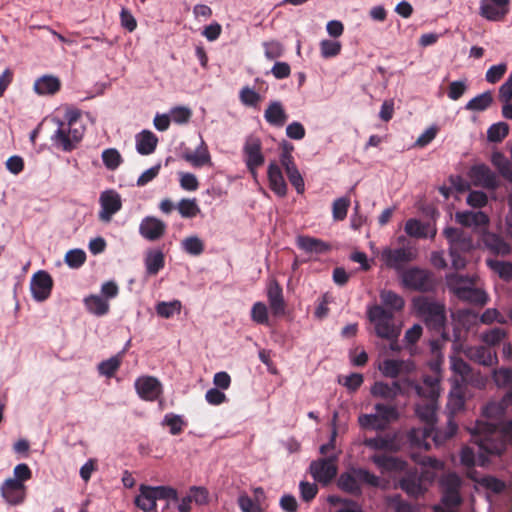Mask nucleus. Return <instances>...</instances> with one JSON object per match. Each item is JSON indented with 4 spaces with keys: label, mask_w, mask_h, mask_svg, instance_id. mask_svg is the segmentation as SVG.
I'll list each match as a JSON object with an SVG mask.
<instances>
[{
    "label": "nucleus",
    "mask_w": 512,
    "mask_h": 512,
    "mask_svg": "<svg viewBox=\"0 0 512 512\" xmlns=\"http://www.w3.org/2000/svg\"><path fill=\"white\" fill-rule=\"evenodd\" d=\"M417 314L422 317L426 325L440 332L446 322L445 305L426 296H420L413 300Z\"/></svg>",
    "instance_id": "obj_1"
},
{
    "label": "nucleus",
    "mask_w": 512,
    "mask_h": 512,
    "mask_svg": "<svg viewBox=\"0 0 512 512\" xmlns=\"http://www.w3.org/2000/svg\"><path fill=\"white\" fill-rule=\"evenodd\" d=\"M135 505L144 512L156 511L157 500H172L178 502L177 490L170 486H148L141 484Z\"/></svg>",
    "instance_id": "obj_2"
},
{
    "label": "nucleus",
    "mask_w": 512,
    "mask_h": 512,
    "mask_svg": "<svg viewBox=\"0 0 512 512\" xmlns=\"http://www.w3.org/2000/svg\"><path fill=\"white\" fill-rule=\"evenodd\" d=\"M369 321L374 325L375 334L379 338H398L400 328L394 323V314L381 305H373L367 311Z\"/></svg>",
    "instance_id": "obj_3"
},
{
    "label": "nucleus",
    "mask_w": 512,
    "mask_h": 512,
    "mask_svg": "<svg viewBox=\"0 0 512 512\" xmlns=\"http://www.w3.org/2000/svg\"><path fill=\"white\" fill-rule=\"evenodd\" d=\"M361 484L378 487L380 479L375 474L363 468H356L352 469L350 472H344L338 479L339 488L354 496L362 494Z\"/></svg>",
    "instance_id": "obj_4"
},
{
    "label": "nucleus",
    "mask_w": 512,
    "mask_h": 512,
    "mask_svg": "<svg viewBox=\"0 0 512 512\" xmlns=\"http://www.w3.org/2000/svg\"><path fill=\"white\" fill-rule=\"evenodd\" d=\"M434 475L429 471L419 472L417 468L406 471V474L399 482L400 488L409 496L418 498L427 490L426 482L433 480Z\"/></svg>",
    "instance_id": "obj_5"
},
{
    "label": "nucleus",
    "mask_w": 512,
    "mask_h": 512,
    "mask_svg": "<svg viewBox=\"0 0 512 512\" xmlns=\"http://www.w3.org/2000/svg\"><path fill=\"white\" fill-rule=\"evenodd\" d=\"M461 478L454 472L444 474L439 480V487L442 493L441 501L447 508L457 507L462 503L460 488Z\"/></svg>",
    "instance_id": "obj_6"
},
{
    "label": "nucleus",
    "mask_w": 512,
    "mask_h": 512,
    "mask_svg": "<svg viewBox=\"0 0 512 512\" xmlns=\"http://www.w3.org/2000/svg\"><path fill=\"white\" fill-rule=\"evenodd\" d=\"M84 133L79 132L76 128H69L65 125L58 124L57 129L51 135L52 145L64 152H71L82 140Z\"/></svg>",
    "instance_id": "obj_7"
},
{
    "label": "nucleus",
    "mask_w": 512,
    "mask_h": 512,
    "mask_svg": "<svg viewBox=\"0 0 512 512\" xmlns=\"http://www.w3.org/2000/svg\"><path fill=\"white\" fill-rule=\"evenodd\" d=\"M337 457H326L314 460L310 463L309 471L315 481L327 485L337 475Z\"/></svg>",
    "instance_id": "obj_8"
},
{
    "label": "nucleus",
    "mask_w": 512,
    "mask_h": 512,
    "mask_svg": "<svg viewBox=\"0 0 512 512\" xmlns=\"http://www.w3.org/2000/svg\"><path fill=\"white\" fill-rule=\"evenodd\" d=\"M243 154L247 169L255 178L257 176V169L265 162L260 139L253 136L248 137L243 146Z\"/></svg>",
    "instance_id": "obj_9"
},
{
    "label": "nucleus",
    "mask_w": 512,
    "mask_h": 512,
    "mask_svg": "<svg viewBox=\"0 0 512 512\" xmlns=\"http://www.w3.org/2000/svg\"><path fill=\"white\" fill-rule=\"evenodd\" d=\"M101 210L98 217L103 222H110L112 217L118 213L122 208L121 195L113 190H105L101 193L99 198Z\"/></svg>",
    "instance_id": "obj_10"
},
{
    "label": "nucleus",
    "mask_w": 512,
    "mask_h": 512,
    "mask_svg": "<svg viewBox=\"0 0 512 512\" xmlns=\"http://www.w3.org/2000/svg\"><path fill=\"white\" fill-rule=\"evenodd\" d=\"M401 278L403 285L411 290L425 292L432 286L430 274L426 270L417 267L405 270Z\"/></svg>",
    "instance_id": "obj_11"
},
{
    "label": "nucleus",
    "mask_w": 512,
    "mask_h": 512,
    "mask_svg": "<svg viewBox=\"0 0 512 512\" xmlns=\"http://www.w3.org/2000/svg\"><path fill=\"white\" fill-rule=\"evenodd\" d=\"M414 254L407 248H384L381 252V261L390 269L400 271L403 267L414 259Z\"/></svg>",
    "instance_id": "obj_12"
},
{
    "label": "nucleus",
    "mask_w": 512,
    "mask_h": 512,
    "mask_svg": "<svg viewBox=\"0 0 512 512\" xmlns=\"http://www.w3.org/2000/svg\"><path fill=\"white\" fill-rule=\"evenodd\" d=\"M135 389L139 397L145 401H155L163 392L161 382L153 376H142L136 379Z\"/></svg>",
    "instance_id": "obj_13"
},
{
    "label": "nucleus",
    "mask_w": 512,
    "mask_h": 512,
    "mask_svg": "<svg viewBox=\"0 0 512 512\" xmlns=\"http://www.w3.org/2000/svg\"><path fill=\"white\" fill-rule=\"evenodd\" d=\"M53 287L52 277L44 270L36 272L30 283V289L34 300L43 302L49 298Z\"/></svg>",
    "instance_id": "obj_14"
},
{
    "label": "nucleus",
    "mask_w": 512,
    "mask_h": 512,
    "mask_svg": "<svg viewBox=\"0 0 512 512\" xmlns=\"http://www.w3.org/2000/svg\"><path fill=\"white\" fill-rule=\"evenodd\" d=\"M408 387L413 389L421 398V401L437 402L439 396V380L432 376H426L421 384L406 381Z\"/></svg>",
    "instance_id": "obj_15"
},
{
    "label": "nucleus",
    "mask_w": 512,
    "mask_h": 512,
    "mask_svg": "<svg viewBox=\"0 0 512 512\" xmlns=\"http://www.w3.org/2000/svg\"><path fill=\"white\" fill-rule=\"evenodd\" d=\"M470 177L476 186L492 190L499 187L496 174L485 164L473 166L470 170Z\"/></svg>",
    "instance_id": "obj_16"
},
{
    "label": "nucleus",
    "mask_w": 512,
    "mask_h": 512,
    "mask_svg": "<svg viewBox=\"0 0 512 512\" xmlns=\"http://www.w3.org/2000/svg\"><path fill=\"white\" fill-rule=\"evenodd\" d=\"M509 11V0H482L480 15L490 21H499Z\"/></svg>",
    "instance_id": "obj_17"
},
{
    "label": "nucleus",
    "mask_w": 512,
    "mask_h": 512,
    "mask_svg": "<svg viewBox=\"0 0 512 512\" xmlns=\"http://www.w3.org/2000/svg\"><path fill=\"white\" fill-rule=\"evenodd\" d=\"M166 231L165 223L153 216L145 217L139 225V233L149 241L160 239Z\"/></svg>",
    "instance_id": "obj_18"
},
{
    "label": "nucleus",
    "mask_w": 512,
    "mask_h": 512,
    "mask_svg": "<svg viewBox=\"0 0 512 512\" xmlns=\"http://www.w3.org/2000/svg\"><path fill=\"white\" fill-rule=\"evenodd\" d=\"M267 178L271 191L280 198L286 197L288 186L280 166L275 161L268 165Z\"/></svg>",
    "instance_id": "obj_19"
},
{
    "label": "nucleus",
    "mask_w": 512,
    "mask_h": 512,
    "mask_svg": "<svg viewBox=\"0 0 512 512\" xmlns=\"http://www.w3.org/2000/svg\"><path fill=\"white\" fill-rule=\"evenodd\" d=\"M404 393H406V389L402 386L400 381H394L392 384L378 381L371 387L373 397L385 400H394L398 395Z\"/></svg>",
    "instance_id": "obj_20"
},
{
    "label": "nucleus",
    "mask_w": 512,
    "mask_h": 512,
    "mask_svg": "<svg viewBox=\"0 0 512 512\" xmlns=\"http://www.w3.org/2000/svg\"><path fill=\"white\" fill-rule=\"evenodd\" d=\"M371 461L381 470L382 473L402 472L407 470V462L385 454H375Z\"/></svg>",
    "instance_id": "obj_21"
},
{
    "label": "nucleus",
    "mask_w": 512,
    "mask_h": 512,
    "mask_svg": "<svg viewBox=\"0 0 512 512\" xmlns=\"http://www.w3.org/2000/svg\"><path fill=\"white\" fill-rule=\"evenodd\" d=\"M414 369V365L411 361L385 359L380 365L379 370L381 373L388 378L395 379L401 373H409Z\"/></svg>",
    "instance_id": "obj_22"
},
{
    "label": "nucleus",
    "mask_w": 512,
    "mask_h": 512,
    "mask_svg": "<svg viewBox=\"0 0 512 512\" xmlns=\"http://www.w3.org/2000/svg\"><path fill=\"white\" fill-rule=\"evenodd\" d=\"M24 484L8 478L2 484L0 490L2 497L12 505L21 503L24 499Z\"/></svg>",
    "instance_id": "obj_23"
},
{
    "label": "nucleus",
    "mask_w": 512,
    "mask_h": 512,
    "mask_svg": "<svg viewBox=\"0 0 512 512\" xmlns=\"http://www.w3.org/2000/svg\"><path fill=\"white\" fill-rule=\"evenodd\" d=\"M465 355L473 362L491 367L497 362L496 353L486 346H473L467 348Z\"/></svg>",
    "instance_id": "obj_24"
},
{
    "label": "nucleus",
    "mask_w": 512,
    "mask_h": 512,
    "mask_svg": "<svg viewBox=\"0 0 512 512\" xmlns=\"http://www.w3.org/2000/svg\"><path fill=\"white\" fill-rule=\"evenodd\" d=\"M455 220L464 227L481 228L489 223V217L482 211H462L456 212Z\"/></svg>",
    "instance_id": "obj_25"
},
{
    "label": "nucleus",
    "mask_w": 512,
    "mask_h": 512,
    "mask_svg": "<svg viewBox=\"0 0 512 512\" xmlns=\"http://www.w3.org/2000/svg\"><path fill=\"white\" fill-rule=\"evenodd\" d=\"M182 159L190 163L193 167L200 168L205 165H212L211 155L206 143L202 140L195 151H186L182 154Z\"/></svg>",
    "instance_id": "obj_26"
},
{
    "label": "nucleus",
    "mask_w": 512,
    "mask_h": 512,
    "mask_svg": "<svg viewBox=\"0 0 512 512\" xmlns=\"http://www.w3.org/2000/svg\"><path fill=\"white\" fill-rule=\"evenodd\" d=\"M296 244L299 249L306 253L323 254L331 249L329 243L307 235H299L296 239Z\"/></svg>",
    "instance_id": "obj_27"
},
{
    "label": "nucleus",
    "mask_w": 512,
    "mask_h": 512,
    "mask_svg": "<svg viewBox=\"0 0 512 512\" xmlns=\"http://www.w3.org/2000/svg\"><path fill=\"white\" fill-rule=\"evenodd\" d=\"M465 405V388L458 381L453 385L447 401L448 417L454 419V415L463 410Z\"/></svg>",
    "instance_id": "obj_28"
},
{
    "label": "nucleus",
    "mask_w": 512,
    "mask_h": 512,
    "mask_svg": "<svg viewBox=\"0 0 512 512\" xmlns=\"http://www.w3.org/2000/svg\"><path fill=\"white\" fill-rule=\"evenodd\" d=\"M61 88V81L54 75H43L34 82L33 90L40 96L54 95Z\"/></svg>",
    "instance_id": "obj_29"
},
{
    "label": "nucleus",
    "mask_w": 512,
    "mask_h": 512,
    "mask_svg": "<svg viewBox=\"0 0 512 512\" xmlns=\"http://www.w3.org/2000/svg\"><path fill=\"white\" fill-rule=\"evenodd\" d=\"M443 234L450 244L449 249L469 250L472 246L471 239L466 236L462 229L447 227Z\"/></svg>",
    "instance_id": "obj_30"
},
{
    "label": "nucleus",
    "mask_w": 512,
    "mask_h": 512,
    "mask_svg": "<svg viewBox=\"0 0 512 512\" xmlns=\"http://www.w3.org/2000/svg\"><path fill=\"white\" fill-rule=\"evenodd\" d=\"M119 294V287L115 281H107L101 286V296H98V316L108 313L110 305L109 299L117 297Z\"/></svg>",
    "instance_id": "obj_31"
},
{
    "label": "nucleus",
    "mask_w": 512,
    "mask_h": 512,
    "mask_svg": "<svg viewBox=\"0 0 512 512\" xmlns=\"http://www.w3.org/2000/svg\"><path fill=\"white\" fill-rule=\"evenodd\" d=\"M267 297L270 308L274 315L284 313L285 301L283 298V290L277 281H273L268 286Z\"/></svg>",
    "instance_id": "obj_32"
},
{
    "label": "nucleus",
    "mask_w": 512,
    "mask_h": 512,
    "mask_svg": "<svg viewBox=\"0 0 512 512\" xmlns=\"http://www.w3.org/2000/svg\"><path fill=\"white\" fill-rule=\"evenodd\" d=\"M264 118L270 125L282 127L286 123L288 115L281 102L272 101L264 112Z\"/></svg>",
    "instance_id": "obj_33"
},
{
    "label": "nucleus",
    "mask_w": 512,
    "mask_h": 512,
    "mask_svg": "<svg viewBox=\"0 0 512 512\" xmlns=\"http://www.w3.org/2000/svg\"><path fill=\"white\" fill-rule=\"evenodd\" d=\"M157 144V136L149 130H143L136 136V149L141 155L152 154L155 151Z\"/></svg>",
    "instance_id": "obj_34"
},
{
    "label": "nucleus",
    "mask_w": 512,
    "mask_h": 512,
    "mask_svg": "<svg viewBox=\"0 0 512 512\" xmlns=\"http://www.w3.org/2000/svg\"><path fill=\"white\" fill-rule=\"evenodd\" d=\"M436 404L437 402L419 401L415 405V413L417 417L428 427H433L436 421Z\"/></svg>",
    "instance_id": "obj_35"
},
{
    "label": "nucleus",
    "mask_w": 512,
    "mask_h": 512,
    "mask_svg": "<svg viewBox=\"0 0 512 512\" xmlns=\"http://www.w3.org/2000/svg\"><path fill=\"white\" fill-rule=\"evenodd\" d=\"M432 432L433 427H428L426 425H424V427L412 428L407 434V439L412 446L428 450L430 445L428 444L427 439L431 437Z\"/></svg>",
    "instance_id": "obj_36"
},
{
    "label": "nucleus",
    "mask_w": 512,
    "mask_h": 512,
    "mask_svg": "<svg viewBox=\"0 0 512 512\" xmlns=\"http://www.w3.org/2000/svg\"><path fill=\"white\" fill-rule=\"evenodd\" d=\"M460 300L484 306L488 302V295L485 291L472 287H461L459 288V294L456 295Z\"/></svg>",
    "instance_id": "obj_37"
},
{
    "label": "nucleus",
    "mask_w": 512,
    "mask_h": 512,
    "mask_svg": "<svg viewBox=\"0 0 512 512\" xmlns=\"http://www.w3.org/2000/svg\"><path fill=\"white\" fill-rule=\"evenodd\" d=\"M379 297L382 303L381 306L392 311L393 314L404 308L405 301L403 297L392 290H382Z\"/></svg>",
    "instance_id": "obj_38"
},
{
    "label": "nucleus",
    "mask_w": 512,
    "mask_h": 512,
    "mask_svg": "<svg viewBox=\"0 0 512 512\" xmlns=\"http://www.w3.org/2000/svg\"><path fill=\"white\" fill-rule=\"evenodd\" d=\"M363 444L374 450L395 451L397 449L395 437L390 435L365 438Z\"/></svg>",
    "instance_id": "obj_39"
},
{
    "label": "nucleus",
    "mask_w": 512,
    "mask_h": 512,
    "mask_svg": "<svg viewBox=\"0 0 512 512\" xmlns=\"http://www.w3.org/2000/svg\"><path fill=\"white\" fill-rule=\"evenodd\" d=\"M486 247L496 255H508L511 252L510 245L500 236L496 234H488L485 237Z\"/></svg>",
    "instance_id": "obj_40"
},
{
    "label": "nucleus",
    "mask_w": 512,
    "mask_h": 512,
    "mask_svg": "<svg viewBox=\"0 0 512 512\" xmlns=\"http://www.w3.org/2000/svg\"><path fill=\"white\" fill-rule=\"evenodd\" d=\"M476 277L469 275H460L458 273H452L447 276V284L449 288L454 292L455 295L459 294V288L461 287H472L476 285Z\"/></svg>",
    "instance_id": "obj_41"
},
{
    "label": "nucleus",
    "mask_w": 512,
    "mask_h": 512,
    "mask_svg": "<svg viewBox=\"0 0 512 512\" xmlns=\"http://www.w3.org/2000/svg\"><path fill=\"white\" fill-rule=\"evenodd\" d=\"M457 430H458V425L455 422V420L452 419L451 417H448L447 427L444 430H442V429L435 430L433 428L431 437H432L435 445L438 446V445L443 444L447 440L451 439L456 434Z\"/></svg>",
    "instance_id": "obj_42"
},
{
    "label": "nucleus",
    "mask_w": 512,
    "mask_h": 512,
    "mask_svg": "<svg viewBox=\"0 0 512 512\" xmlns=\"http://www.w3.org/2000/svg\"><path fill=\"white\" fill-rule=\"evenodd\" d=\"M358 423L361 428L366 430L384 431L388 428V424L385 423V421H383L376 413L360 415Z\"/></svg>",
    "instance_id": "obj_43"
},
{
    "label": "nucleus",
    "mask_w": 512,
    "mask_h": 512,
    "mask_svg": "<svg viewBox=\"0 0 512 512\" xmlns=\"http://www.w3.org/2000/svg\"><path fill=\"white\" fill-rule=\"evenodd\" d=\"M164 264V254L160 250H153L147 254L145 265L149 275H156L164 267Z\"/></svg>",
    "instance_id": "obj_44"
},
{
    "label": "nucleus",
    "mask_w": 512,
    "mask_h": 512,
    "mask_svg": "<svg viewBox=\"0 0 512 512\" xmlns=\"http://www.w3.org/2000/svg\"><path fill=\"white\" fill-rule=\"evenodd\" d=\"M122 359H123V352L112 356L108 360L102 361L98 365V372L101 375H104L108 378L113 377L115 375V373L118 371V369L120 368Z\"/></svg>",
    "instance_id": "obj_45"
},
{
    "label": "nucleus",
    "mask_w": 512,
    "mask_h": 512,
    "mask_svg": "<svg viewBox=\"0 0 512 512\" xmlns=\"http://www.w3.org/2000/svg\"><path fill=\"white\" fill-rule=\"evenodd\" d=\"M428 228L429 224H425L418 219L411 218L406 221L404 230L410 237L427 238Z\"/></svg>",
    "instance_id": "obj_46"
},
{
    "label": "nucleus",
    "mask_w": 512,
    "mask_h": 512,
    "mask_svg": "<svg viewBox=\"0 0 512 512\" xmlns=\"http://www.w3.org/2000/svg\"><path fill=\"white\" fill-rule=\"evenodd\" d=\"M493 102V95L491 91H485L480 95L472 98L465 106L469 111H484Z\"/></svg>",
    "instance_id": "obj_47"
},
{
    "label": "nucleus",
    "mask_w": 512,
    "mask_h": 512,
    "mask_svg": "<svg viewBox=\"0 0 512 512\" xmlns=\"http://www.w3.org/2000/svg\"><path fill=\"white\" fill-rule=\"evenodd\" d=\"M487 265L504 281H512V262L487 259Z\"/></svg>",
    "instance_id": "obj_48"
},
{
    "label": "nucleus",
    "mask_w": 512,
    "mask_h": 512,
    "mask_svg": "<svg viewBox=\"0 0 512 512\" xmlns=\"http://www.w3.org/2000/svg\"><path fill=\"white\" fill-rule=\"evenodd\" d=\"M162 425L169 427V432L172 435H179L183 432L185 426L187 425V422L183 419L181 415L168 413L164 416Z\"/></svg>",
    "instance_id": "obj_49"
},
{
    "label": "nucleus",
    "mask_w": 512,
    "mask_h": 512,
    "mask_svg": "<svg viewBox=\"0 0 512 512\" xmlns=\"http://www.w3.org/2000/svg\"><path fill=\"white\" fill-rule=\"evenodd\" d=\"M182 309V304L179 300H173L171 302H159L156 305L157 314L165 319H169L174 316V314H179Z\"/></svg>",
    "instance_id": "obj_50"
},
{
    "label": "nucleus",
    "mask_w": 512,
    "mask_h": 512,
    "mask_svg": "<svg viewBox=\"0 0 512 512\" xmlns=\"http://www.w3.org/2000/svg\"><path fill=\"white\" fill-rule=\"evenodd\" d=\"M178 212L183 218H194L200 213L196 199L183 198L177 205Z\"/></svg>",
    "instance_id": "obj_51"
},
{
    "label": "nucleus",
    "mask_w": 512,
    "mask_h": 512,
    "mask_svg": "<svg viewBox=\"0 0 512 512\" xmlns=\"http://www.w3.org/2000/svg\"><path fill=\"white\" fill-rule=\"evenodd\" d=\"M80 111L77 109H68L64 115V121H57V124L65 125L71 129L77 128L79 132L84 133L85 127L80 120Z\"/></svg>",
    "instance_id": "obj_52"
},
{
    "label": "nucleus",
    "mask_w": 512,
    "mask_h": 512,
    "mask_svg": "<svg viewBox=\"0 0 512 512\" xmlns=\"http://www.w3.org/2000/svg\"><path fill=\"white\" fill-rule=\"evenodd\" d=\"M102 161L107 169L114 171L121 165L123 158L117 149L108 148L102 152Z\"/></svg>",
    "instance_id": "obj_53"
},
{
    "label": "nucleus",
    "mask_w": 512,
    "mask_h": 512,
    "mask_svg": "<svg viewBox=\"0 0 512 512\" xmlns=\"http://www.w3.org/2000/svg\"><path fill=\"white\" fill-rule=\"evenodd\" d=\"M350 203L348 197H340L333 201L332 216L335 221H343L347 217Z\"/></svg>",
    "instance_id": "obj_54"
},
{
    "label": "nucleus",
    "mask_w": 512,
    "mask_h": 512,
    "mask_svg": "<svg viewBox=\"0 0 512 512\" xmlns=\"http://www.w3.org/2000/svg\"><path fill=\"white\" fill-rule=\"evenodd\" d=\"M374 408L376 414L388 425L390 422L396 421L399 418L398 410L394 405L377 403Z\"/></svg>",
    "instance_id": "obj_55"
},
{
    "label": "nucleus",
    "mask_w": 512,
    "mask_h": 512,
    "mask_svg": "<svg viewBox=\"0 0 512 512\" xmlns=\"http://www.w3.org/2000/svg\"><path fill=\"white\" fill-rule=\"evenodd\" d=\"M509 133V126L504 122L493 124L487 131V138L490 142H501Z\"/></svg>",
    "instance_id": "obj_56"
},
{
    "label": "nucleus",
    "mask_w": 512,
    "mask_h": 512,
    "mask_svg": "<svg viewBox=\"0 0 512 512\" xmlns=\"http://www.w3.org/2000/svg\"><path fill=\"white\" fill-rule=\"evenodd\" d=\"M451 368L455 374L461 377L462 382H468L470 380L472 369L463 359L452 358Z\"/></svg>",
    "instance_id": "obj_57"
},
{
    "label": "nucleus",
    "mask_w": 512,
    "mask_h": 512,
    "mask_svg": "<svg viewBox=\"0 0 512 512\" xmlns=\"http://www.w3.org/2000/svg\"><path fill=\"white\" fill-rule=\"evenodd\" d=\"M86 260V253L82 249L69 250L65 255V263L72 269L80 268Z\"/></svg>",
    "instance_id": "obj_58"
},
{
    "label": "nucleus",
    "mask_w": 512,
    "mask_h": 512,
    "mask_svg": "<svg viewBox=\"0 0 512 512\" xmlns=\"http://www.w3.org/2000/svg\"><path fill=\"white\" fill-rule=\"evenodd\" d=\"M183 249L190 255L198 256L204 251V243L197 236L187 237L182 242Z\"/></svg>",
    "instance_id": "obj_59"
},
{
    "label": "nucleus",
    "mask_w": 512,
    "mask_h": 512,
    "mask_svg": "<svg viewBox=\"0 0 512 512\" xmlns=\"http://www.w3.org/2000/svg\"><path fill=\"white\" fill-rule=\"evenodd\" d=\"M263 47L265 57L268 60H275L284 54V47L279 41L272 40L264 42Z\"/></svg>",
    "instance_id": "obj_60"
},
{
    "label": "nucleus",
    "mask_w": 512,
    "mask_h": 512,
    "mask_svg": "<svg viewBox=\"0 0 512 512\" xmlns=\"http://www.w3.org/2000/svg\"><path fill=\"white\" fill-rule=\"evenodd\" d=\"M506 337V332L499 327L490 329L482 334L481 339L484 343L490 346L499 344Z\"/></svg>",
    "instance_id": "obj_61"
},
{
    "label": "nucleus",
    "mask_w": 512,
    "mask_h": 512,
    "mask_svg": "<svg viewBox=\"0 0 512 512\" xmlns=\"http://www.w3.org/2000/svg\"><path fill=\"white\" fill-rule=\"evenodd\" d=\"M239 98L244 105L250 107H256L261 100L260 94L248 86H245L241 89Z\"/></svg>",
    "instance_id": "obj_62"
},
{
    "label": "nucleus",
    "mask_w": 512,
    "mask_h": 512,
    "mask_svg": "<svg viewBox=\"0 0 512 512\" xmlns=\"http://www.w3.org/2000/svg\"><path fill=\"white\" fill-rule=\"evenodd\" d=\"M251 318L257 324L268 323V310L263 302H256L251 309Z\"/></svg>",
    "instance_id": "obj_63"
},
{
    "label": "nucleus",
    "mask_w": 512,
    "mask_h": 512,
    "mask_svg": "<svg viewBox=\"0 0 512 512\" xmlns=\"http://www.w3.org/2000/svg\"><path fill=\"white\" fill-rule=\"evenodd\" d=\"M321 55L324 58L337 56L341 51V44L337 41L323 40L320 43Z\"/></svg>",
    "instance_id": "obj_64"
}]
</instances>
